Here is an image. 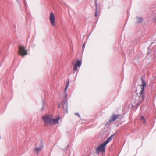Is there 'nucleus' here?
Masks as SVG:
<instances>
[{
	"mask_svg": "<svg viewBox=\"0 0 156 156\" xmlns=\"http://www.w3.org/2000/svg\"><path fill=\"white\" fill-rule=\"evenodd\" d=\"M140 120L141 121H143V123H144L145 122L144 118L143 116H141L140 117Z\"/></svg>",
	"mask_w": 156,
	"mask_h": 156,
	"instance_id": "obj_13",
	"label": "nucleus"
},
{
	"mask_svg": "<svg viewBox=\"0 0 156 156\" xmlns=\"http://www.w3.org/2000/svg\"><path fill=\"white\" fill-rule=\"evenodd\" d=\"M142 19L141 17H137L136 18V23H139L142 21Z\"/></svg>",
	"mask_w": 156,
	"mask_h": 156,
	"instance_id": "obj_11",
	"label": "nucleus"
},
{
	"mask_svg": "<svg viewBox=\"0 0 156 156\" xmlns=\"http://www.w3.org/2000/svg\"><path fill=\"white\" fill-rule=\"evenodd\" d=\"M85 45V43H84V44H83V48H84V47Z\"/></svg>",
	"mask_w": 156,
	"mask_h": 156,
	"instance_id": "obj_16",
	"label": "nucleus"
},
{
	"mask_svg": "<svg viewBox=\"0 0 156 156\" xmlns=\"http://www.w3.org/2000/svg\"><path fill=\"white\" fill-rule=\"evenodd\" d=\"M69 85V83L68 82L67 83H66V87H65V91L66 90H67L68 86Z\"/></svg>",
	"mask_w": 156,
	"mask_h": 156,
	"instance_id": "obj_14",
	"label": "nucleus"
},
{
	"mask_svg": "<svg viewBox=\"0 0 156 156\" xmlns=\"http://www.w3.org/2000/svg\"><path fill=\"white\" fill-rule=\"evenodd\" d=\"M106 144L104 142L102 143L96 149V151L104 152L105 150V147L106 145Z\"/></svg>",
	"mask_w": 156,
	"mask_h": 156,
	"instance_id": "obj_4",
	"label": "nucleus"
},
{
	"mask_svg": "<svg viewBox=\"0 0 156 156\" xmlns=\"http://www.w3.org/2000/svg\"><path fill=\"white\" fill-rule=\"evenodd\" d=\"M19 50L18 51L19 55H21L22 57L26 55L27 54V50H25V48L23 46H20L19 47Z\"/></svg>",
	"mask_w": 156,
	"mask_h": 156,
	"instance_id": "obj_2",
	"label": "nucleus"
},
{
	"mask_svg": "<svg viewBox=\"0 0 156 156\" xmlns=\"http://www.w3.org/2000/svg\"><path fill=\"white\" fill-rule=\"evenodd\" d=\"M59 117H58L55 119H53L51 117L50 124H58L59 123Z\"/></svg>",
	"mask_w": 156,
	"mask_h": 156,
	"instance_id": "obj_8",
	"label": "nucleus"
},
{
	"mask_svg": "<svg viewBox=\"0 0 156 156\" xmlns=\"http://www.w3.org/2000/svg\"><path fill=\"white\" fill-rule=\"evenodd\" d=\"M154 20L156 23V17H155V19Z\"/></svg>",
	"mask_w": 156,
	"mask_h": 156,
	"instance_id": "obj_15",
	"label": "nucleus"
},
{
	"mask_svg": "<svg viewBox=\"0 0 156 156\" xmlns=\"http://www.w3.org/2000/svg\"><path fill=\"white\" fill-rule=\"evenodd\" d=\"M95 4H96V6L97 5V0H95Z\"/></svg>",
	"mask_w": 156,
	"mask_h": 156,
	"instance_id": "obj_17",
	"label": "nucleus"
},
{
	"mask_svg": "<svg viewBox=\"0 0 156 156\" xmlns=\"http://www.w3.org/2000/svg\"><path fill=\"white\" fill-rule=\"evenodd\" d=\"M49 20L51 25L54 26L55 24V18L54 14L51 13L50 15Z\"/></svg>",
	"mask_w": 156,
	"mask_h": 156,
	"instance_id": "obj_5",
	"label": "nucleus"
},
{
	"mask_svg": "<svg viewBox=\"0 0 156 156\" xmlns=\"http://www.w3.org/2000/svg\"><path fill=\"white\" fill-rule=\"evenodd\" d=\"M81 65V62L80 61L77 60L76 62L74 65L73 69L74 70L77 71L78 67H80Z\"/></svg>",
	"mask_w": 156,
	"mask_h": 156,
	"instance_id": "obj_7",
	"label": "nucleus"
},
{
	"mask_svg": "<svg viewBox=\"0 0 156 156\" xmlns=\"http://www.w3.org/2000/svg\"><path fill=\"white\" fill-rule=\"evenodd\" d=\"M96 12L95 14V17H97L98 16V14L97 11V7H96Z\"/></svg>",
	"mask_w": 156,
	"mask_h": 156,
	"instance_id": "obj_12",
	"label": "nucleus"
},
{
	"mask_svg": "<svg viewBox=\"0 0 156 156\" xmlns=\"http://www.w3.org/2000/svg\"><path fill=\"white\" fill-rule=\"evenodd\" d=\"M141 79L142 84L140 85L136 90L138 103H142L143 101L144 97V88L146 84V82L143 78H141Z\"/></svg>",
	"mask_w": 156,
	"mask_h": 156,
	"instance_id": "obj_1",
	"label": "nucleus"
},
{
	"mask_svg": "<svg viewBox=\"0 0 156 156\" xmlns=\"http://www.w3.org/2000/svg\"><path fill=\"white\" fill-rule=\"evenodd\" d=\"M119 115H114L111 117L110 121L111 122H113L116 120V119L118 118Z\"/></svg>",
	"mask_w": 156,
	"mask_h": 156,
	"instance_id": "obj_9",
	"label": "nucleus"
},
{
	"mask_svg": "<svg viewBox=\"0 0 156 156\" xmlns=\"http://www.w3.org/2000/svg\"><path fill=\"white\" fill-rule=\"evenodd\" d=\"M51 116L49 115H47L42 117V119L44 121V125L47 126L50 124Z\"/></svg>",
	"mask_w": 156,
	"mask_h": 156,
	"instance_id": "obj_3",
	"label": "nucleus"
},
{
	"mask_svg": "<svg viewBox=\"0 0 156 156\" xmlns=\"http://www.w3.org/2000/svg\"><path fill=\"white\" fill-rule=\"evenodd\" d=\"M40 146L39 147H36L34 149V151L35 152L37 153V154H38V152L40 151L42 149L43 147V144L41 142L40 143Z\"/></svg>",
	"mask_w": 156,
	"mask_h": 156,
	"instance_id": "obj_6",
	"label": "nucleus"
},
{
	"mask_svg": "<svg viewBox=\"0 0 156 156\" xmlns=\"http://www.w3.org/2000/svg\"><path fill=\"white\" fill-rule=\"evenodd\" d=\"M114 136V135H111L106 140V141L104 142L105 144H107L109 142H110L111 140L112 139L113 137Z\"/></svg>",
	"mask_w": 156,
	"mask_h": 156,
	"instance_id": "obj_10",
	"label": "nucleus"
}]
</instances>
